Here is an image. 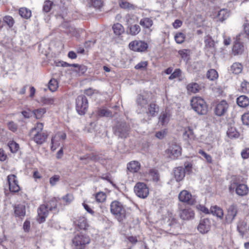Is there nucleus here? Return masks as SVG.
Masks as SVG:
<instances>
[{"instance_id":"obj_54","label":"nucleus","mask_w":249,"mask_h":249,"mask_svg":"<svg viewBox=\"0 0 249 249\" xmlns=\"http://www.w3.org/2000/svg\"><path fill=\"white\" fill-rule=\"evenodd\" d=\"M91 5L95 9H100L102 6L103 2L102 0H90Z\"/></svg>"},{"instance_id":"obj_22","label":"nucleus","mask_w":249,"mask_h":249,"mask_svg":"<svg viewBox=\"0 0 249 249\" xmlns=\"http://www.w3.org/2000/svg\"><path fill=\"white\" fill-rule=\"evenodd\" d=\"M40 102L43 105H55L57 103L56 98L49 96L42 97Z\"/></svg>"},{"instance_id":"obj_5","label":"nucleus","mask_w":249,"mask_h":249,"mask_svg":"<svg viewBox=\"0 0 249 249\" xmlns=\"http://www.w3.org/2000/svg\"><path fill=\"white\" fill-rule=\"evenodd\" d=\"M88 101L84 95H79L76 99V109L79 114L84 115L88 110Z\"/></svg>"},{"instance_id":"obj_20","label":"nucleus","mask_w":249,"mask_h":249,"mask_svg":"<svg viewBox=\"0 0 249 249\" xmlns=\"http://www.w3.org/2000/svg\"><path fill=\"white\" fill-rule=\"evenodd\" d=\"M14 209L16 216L22 218L25 216L26 213V209L24 205L19 204L15 206Z\"/></svg>"},{"instance_id":"obj_61","label":"nucleus","mask_w":249,"mask_h":249,"mask_svg":"<svg viewBox=\"0 0 249 249\" xmlns=\"http://www.w3.org/2000/svg\"><path fill=\"white\" fill-rule=\"evenodd\" d=\"M242 121L244 124L249 125V112L245 113L242 116Z\"/></svg>"},{"instance_id":"obj_58","label":"nucleus","mask_w":249,"mask_h":249,"mask_svg":"<svg viewBox=\"0 0 249 249\" xmlns=\"http://www.w3.org/2000/svg\"><path fill=\"white\" fill-rule=\"evenodd\" d=\"M188 51L187 50H180L178 52V53L181 56V58L184 60L187 61L188 59Z\"/></svg>"},{"instance_id":"obj_50","label":"nucleus","mask_w":249,"mask_h":249,"mask_svg":"<svg viewBox=\"0 0 249 249\" xmlns=\"http://www.w3.org/2000/svg\"><path fill=\"white\" fill-rule=\"evenodd\" d=\"M43 124L41 123H37L36 126L33 128L31 130V133L34 132H43L42 130L43 129Z\"/></svg>"},{"instance_id":"obj_4","label":"nucleus","mask_w":249,"mask_h":249,"mask_svg":"<svg viewBox=\"0 0 249 249\" xmlns=\"http://www.w3.org/2000/svg\"><path fill=\"white\" fill-rule=\"evenodd\" d=\"M89 236L82 233H78L72 239V244L76 249H84L86 245L90 243Z\"/></svg>"},{"instance_id":"obj_51","label":"nucleus","mask_w":249,"mask_h":249,"mask_svg":"<svg viewBox=\"0 0 249 249\" xmlns=\"http://www.w3.org/2000/svg\"><path fill=\"white\" fill-rule=\"evenodd\" d=\"M204 42L206 47L213 48L214 46V41L209 36L205 37Z\"/></svg>"},{"instance_id":"obj_64","label":"nucleus","mask_w":249,"mask_h":249,"mask_svg":"<svg viewBox=\"0 0 249 249\" xmlns=\"http://www.w3.org/2000/svg\"><path fill=\"white\" fill-rule=\"evenodd\" d=\"M241 155L243 159H247L249 158V148H245L241 153Z\"/></svg>"},{"instance_id":"obj_29","label":"nucleus","mask_w":249,"mask_h":249,"mask_svg":"<svg viewBox=\"0 0 249 249\" xmlns=\"http://www.w3.org/2000/svg\"><path fill=\"white\" fill-rule=\"evenodd\" d=\"M170 118V114L169 112L165 111L162 112L159 117V122L162 125H164L167 124Z\"/></svg>"},{"instance_id":"obj_25","label":"nucleus","mask_w":249,"mask_h":249,"mask_svg":"<svg viewBox=\"0 0 249 249\" xmlns=\"http://www.w3.org/2000/svg\"><path fill=\"white\" fill-rule=\"evenodd\" d=\"M57 202V198L54 197L44 204L47 206V208L49 211H56Z\"/></svg>"},{"instance_id":"obj_21","label":"nucleus","mask_w":249,"mask_h":249,"mask_svg":"<svg viewBox=\"0 0 249 249\" xmlns=\"http://www.w3.org/2000/svg\"><path fill=\"white\" fill-rule=\"evenodd\" d=\"M237 105L241 107H246L249 105V98L246 95H241L236 99Z\"/></svg>"},{"instance_id":"obj_40","label":"nucleus","mask_w":249,"mask_h":249,"mask_svg":"<svg viewBox=\"0 0 249 249\" xmlns=\"http://www.w3.org/2000/svg\"><path fill=\"white\" fill-rule=\"evenodd\" d=\"M58 87V83L57 80L55 79H51L49 83L48 87L51 91H54L56 90Z\"/></svg>"},{"instance_id":"obj_34","label":"nucleus","mask_w":249,"mask_h":249,"mask_svg":"<svg viewBox=\"0 0 249 249\" xmlns=\"http://www.w3.org/2000/svg\"><path fill=\"white\" fill-rule=\"evenodd\" d=\"M112 29L114 33L116 36H120L124 31L123 26L119 23L114 24L112 27Z\"/></svg>"},{"instance_id":"obj_31","label":"nucleus","mask_w":249,"mask_h":249,"mask_svg":"<svg viewBox=\"0 0 249 249\" xmlns=\"http://www.w3.org/2000/svg\"><path fill=\"white\" fill-rule=\"evenodd\" d=\"M183 137L185 140L194 139L193 130L190 127L185 128L183 133Z\"/></svg>"},{"instance_id":"obj_60","label":"nucleus","mask_w":249,"mask_h":249,"mask_svg":"<svg viewBox=\"0 0 249 249\" xmlns=\"http://www.w3.org/2000/svg\"><path fill=\"white\" fill-rule=\"evenodd\" d=\"M60 179V177L58 175H54L50 178V183L51 185L54 186L56 184Z\"/></svg>"},{"instance_id":"obj_16","label":"nucleus","mask_w":249,"mask_h":249,"mask_svg":"<svg viewBox=\"0 0 249 249\" xmlns=\"http://www.w3.org/2000/svg\"><path fill=\"white\" fill-rule=\"evenodd\" d=\"M140 168L141 164L137 161H131L127 164V170L130 173H137L140 170Z\"/></svg>"},{"instance_id":"obj_28","label":"nucleus","mask_w":249,"mask_h":249,"mask_svg":"<svg viewBox=\"0 0 249 249\" xmlns=\"http://www.w3.org/2000/svg\"><path fill=\"white\" fill-rule=\"evenodd\" d=\"M137 104L142 108H146L148 104L147 99L143 95H139L137 99Z\"/></svg>"},{"instance_id":"obj_13","label":"nucleus","mask_w":249,"mask_h":249,"mask_svg":"<svg viewBox=\"0 0 249 249\" xmlns=\"http://www.w3.org/2000/svg\"><path fill=\"white\" fill-rule=\"evenodd\" d=\"M147 109L146 113L148 117V119L150 120L151 118L155 117L159 112V107L154 103H151L147 105Z\"/></svg>"},{"instance_id":"obj_42","label":"nucleus","mask_w":249,"mask_h":249,"mask_svg":"<svg viewBox=\"0 0 249 249\" xmlns=\"http://www.w3.org/2000/svg\"><path fill=\"white\" fill-rule=\"evenodd\" d=\"M120 7L124 9L128 10L134 9V6L127 1L122 0L119 2Z\"/></svg>"},{"instance_id":"obj_23","label":"nucleus","mask_w":249,"mask_h":249,"mask_svg":"<svg viewBox=\"0 0 249 249\" xmlns=\"http://www.w3.org/2000/svg\"><path fill=\"white\" fill-rule=\"evenodd\" d=\"M175 177L177 181H179L183 179L185 177V171L182 167L176 168L174 170Z\"/></svg>"},{"instance_id":"obj_46","label":"nucleus","mask_w":249,"mask_h":249,"mask_svg":"<svg viewBox=\"0 0 249 249\" xmlns=\"http://www.w3.org/2000/svg\"><path fill=\"white\" fill-rule=\"evenodd\" d=\"M185 36L182 33H178L175 36V39L178 44H181L184 41Z\"/></svg>"},{"instance_id":"obj_10","label":"nucleus","mask_w":249,"mask_h":249,"mask_svg":"<svg viewBox=\"0 0 249 249\" xmlns=\"http://www.w3.org/2000/svg\"><path fill=\"white\" fill-rule=\"evenodd\" d=\"M211 229V222L208 219H203L199 222L197 226L198 231L202 234L207 233Z\"/></svg>"},{"instance_id":"obj_19","label":"nucleus","mask_w":249,"mask_h":249,"mask_svg":"<svg viewBox=\"0 0 249 249\" xmlns=\"http://www.w3.org/2000/svg\"><path fill=\"white\" fill-rule=\"evenodd\" d=\"M235 191L238 195L244 196L248 194L249 188L246 184H239L236 186Z\"/></svg>"},{"instance_id":"obj_57","label":"nucleus","mask_w":249,"mask_h":249,"mask_svg":"<svg viewBox=\"0 0 249 249\" xmlns=\"http://www.w3.org/2000/svg\"><path fill=\"white\" fill-rule=\"evenodd\" d=\"M45 112L46 110L44 108L36 109L34 111V113L37 119H39Z\"/></svg>"},{"instance_id":"obj_12","label":"nucleus","mask_w":249,"mask_h":249,"mask_svg":"<svg viewBox=\"0 0 249 249\" xmlns=\"http://www.w3.org/2000/svg\"><path fill=\"white\" fill-rule=\"evenodd\" d=\"M228 104L225 100L221 101L215 107V112L216 115L221 116L224 114L228 108Z\"/></svg>"},{"instance_id":"obj_56","label":"nucleus","mask_w":249,"mask_h":249,"mask_svg":"<svg viewBox=\"0 0 249 249\" xmlns=\"http://www.w3.org/2000/svg\"><path fill=\"white\" fill-rule=\"evenodd\" d=\"M198 153L200 154L201 155H202V156H203L205 159L207 160V162H209V163H212V157L207 154L205 152H204L203 150L202 149H199L198 151Z\"/></svg>"},{"instance_id":"obj_59","label":"nucleus","mask_w":249,"mask_h":249,"mask_svg":"<svg viewBox=\"0 0 249 249\" xmlns=\"http://www.w3.org/2000/svg\"><path fill=\"white\" fill-rule=\"evenodd\" d=\"M147 66V62L146 61H142L139 63L135 66V68L137 70H143Z\"/></svg>"},{"instance_id":"obj_43","label":"nucleus","mask_w":249,"mask_h":249,"mask_svg":"<svg viewBox=\"0 0 249 249\" xmlns=\"http://www.w3.org/2000/svg\"><path fill=\"white\" fill-rule=\"evenodd\" d=\"M106 194L103 192H100L95 195L96 200L98 202H103L106 199Z\"/></svg>"},{"instance_id":"obj_52","label":"nucleus","mask_w":249,"mask_h":249,"mask_svg":"<svg viewBox=\"0 0 249 249\" xmlns=\"http://www.w3.org/2000/svg\"><path fill=\"white\" fill-rule=\"evenodd\" d=\"M227 135L230 138H236L238 137L239 134L234 128H231L228 129L227 131Z\"/></svg>"},{"instance_id":"obj_17","label":"nucleus","mask_w":249,"mask_h":249,"mask_svg":"<svg viewBox=\"0 0 249 249\" xmlns=\"http://www.w3.org/2000/svg\"><path fill=\"white\" fill-rule=\"evenodd\" d=\"M48 137V134L45 132H37L34 135V141L38 144H41L44 142Z\"/></svg>"},{"instance_id":"obj_27","label":"nucleus","mask_w":249,"mask_h":249,"mask_svg":"<svg viewBox=\"0 0 249 249\" xmlns=\"http://www.w3.org/2000/svg\"><path fill=\"white\" fill-rule=\"evenodd\" d=\"M186 89L188 92L195 93L199 91L200 88L196 83L192 82L187 85Z\"/></svg>"},{"instance_id":"obj_9","label":"nucleus","mask_w":249,"mask_h":249,"mask_svg":"<svg viewBox=\"0 0 249 249\" xmlns=\"http://www.w3.org/2000/svg\"><path fill=\"white\" fill-rule=\"evenodd\" d=\"M49 212L47 206L44 204L41 205L38 208L37 220L39 223L45 222L46 217L48 215Z\"/></svg>"},{"instance_id":"obj_38","label":"nucleus","mask_w":249,"mask_h":249,"mask_svg":"<svg viewBox=\"0 0 249 249\" xmlns=\"http://www.w3.org/2000/svg\"><path fill=\"white\" fill-rule=\"evenodd\" d=\"M19 14L24 18H28L31 16V12L26 8H21L19 10Z\"/></svg>"},{"instance_id":"obj_49","label":"nucleus","mask_w":249,"mask_h":249,"mask_svg":"<svg viewBox=\"0 0 249 249\" xmlns=\"http://www.w3.org/2000/svg\"><path fill=\"white\" fill-rule=\"evenodd\" d=\"M66 138V135L63 132H58L53 137V141L54 142V141L57 140H60V141L64 140Z\"/></svg>"},{"instance_id":"obj_41","label":"nucleus","mask_w":249,"mask_h":249,"mask_svg":"<svg viewBox=\"0 0 249 249\" xmlns=\"http://www.w3.org/2000/svg\"><path fill=\"white\" fill-rule=\"evenodd\" d=\"M217 72L214 69H211L208 71L207 77L211 80H213L218 77Z\"/></svg>"},{"instance_id":"obj_1","label":"nucleus","mask_w":249,"mask_h":249,"mask_svg":"<svg viewBox=\"0 0 249 249\" xmlns=\"http://www.w3.org/2000/svg\"><path fill=\"white\" fill-rule=\"evenodd\" d=\"M110 212L119 221H123L126 216V211L123 204L117 200L112 201L110 205Z\"/></svg>"},{"instance_id":"obj_39","label":"nucleus","mask_w":249,"mask_h":249,"mask_svg":"<svg viewBox=\"0 0 249 249\" xmlns=\"http://www.w3.org/2000/svg\"><path fill=\"white\" fill-rule=\"evenodd\" d=\"M239 90L244 93H249V82L246 80L242 82Z\"/></svg>"},{"instance_id":"obj_37","label":"nucleus","mask_w":249,"mask_h":249,"mask_svg":"<svg viewBox=\"0 0 249 249\" xmlns=\"http://www.w3.org/2000/svg\"><path fill=\"white\" fill-rule=\"evenodd\" d=\"M8 146L11 152L13 153H16L19 148L18 144L14 141H9L8 143Z\"/></svg>"},{"instance_id":"obj_3","label":"nucleus","mask_w":249,"mask_h":249,"mask_svg":"<svg viewBox=\"0 0 249 249\" xmlns=\"http://www.w3.org/2000/svg\"><path fill=\"white\" fill-rule=\"evenodd\" d=\"M192 108L198 114L204 115L208 111V107L205 101L200 97H193L191 101Z\"/></svg>"},{"instance_id":"obj_8","label":"nucleus","mask_w":249,"mask_h":249,"mask_svg":"<svg viewBox=\"0 0 249 249\" xmlns=\"http://www.w3.org/2000/svg\"><path fill=\"white\" fill-rule=\"evenodd\" d=\"M238 213V206L236 204L231 205L227 209L226 220L228 223H231L235 218Z\"/></svg>"},{"instance_id":"obj_26","label":"nucleus","mask_w":249,"mask_h":249,"mask_svg":"<svg viewBox=\"0 0 249 249\" xmlns=\"http://www.w3.org/2000/svg\"><path fill=\"white\" fill-rule=\"evenodd\" d=\"M210 213L213 215H216V216L222 218L223 216V212L221 208L217 206H212L210 208Z\"/></svg>"},{"instance_id":"obj_24","label":"nucleus","mask_w":249,"mask_h":249,"mask_svg":"<svg viewBox=\"0 0 249 249\" xmlns=\"http://www.w3.org/2000/svg\"><path fill=\"white\" fill-rule=\"evenodd\" d=\"M140 24L144 29H150L153 24V21L150 18H144L140 20Z\"/></svg>"},{"instance_id":"obj_14","label":"nucleus","mask_w":249,"mask_h":249,"mask_svg":"<svg viewBox=\"0 0 249 249\" xmlns=\"http://www.w3.org/2000/svg\"><path fill=\"white\" fill-rule=\"evenodd\" d=\"M179 216L183 220H189L194 218V213L191 209H184L180 211Z\"/></svg>"},{"instance_id":"obj_30","label":"nucleus","mask_w":249,"mask_h":249,"mask_svg":"<svg viewBox=\"0 0 249 249\" xmlns=\"http://www.w3.org/2000/svg\"><path fill=\"white\" fill-rule=\"evenodd\" d=\"M74 223L80 229L85 230L88 226L87 220L84 217H79Z\"/></svg>"},{"instance_id":"obj_48","label":"nucleus","mask_w":249,"mask_h":249,"mask_svg":"<svg viewBox=\"0 0 249 249\" xmlns=\"http://www.w3.org/2000/svg\"><path fill=\"white\" fill-rule=\"evenodd\" d=\"M3 21L10 28L12 27L14 23V20L13 18L9 16H5L3 18Z\"/></svg>"},{"instance_id":"obj_63","label":"nucleus","mask_w":249,"mask_h":249,"mask_svg":"<svg viewBox=\"0 0 249 249\" xmlns=\"http://www.w3.org/2000/svg\"><path fill=\"white\" fill-rule=\"evenodd\" d=\"M151 176L153 177L154 180L158 181L160 179L159 175L157 171L155 170H151L150 172Z\"/></svg>"},{"instance_id":"obj_32","label":"nucleus","mask_w":249,"mask_h":249,"mask_svg":"<svg viewBox=\"0 0 249 249\" xmlns=\"http://www.w3.org/2000/svg\"><path fill=\"white\" fill-rule=\"evenodd\" d=\"M97 114L100 117H112L113 116L112 113L106 107H102L98 108L97 111Z\"/></svg>"},{"instance_id":"obj_11","label":"nucleus","mask_w":249,"mask_h":249,"mask_svg":"<svg viewBox=\"0 0 249 249\" xmlns=\"http://www.w3.org/2000/svg\"><path fill=\"white\" fill-rule=\"evenodd\" d=\"M178 199L180 201L189 204H193L194 203L191 194L186 190H183L179 193Z\"/></svg>"},{"instance_id":"obj_6","label":"nucleus","mask_w":249,"mask_h":249,"mask_svg":"<svg viewBox=\"0 0 249 249\" xmlns=\"http://www.w3.org/2000/svg\"><path fill=\"white\" fill-rule=\"evenodd\" d=\"M134 192L140 198H145L149 195V189L146 185L142 182H138L134 188Z\"/></svg>"},{"instance_id":"obj_36","label":"nucleus","mask_w":249,"mask_h":249,"mask_svg":"<svg viewBox=\"0 0 249 249\" xmlns=\"http://www.w3.org/2000/svg\"><path fill=\"white\" fill-rule=\"evenodd\" d=\"M229 16V13L227 10L223 9L219 11L217 14V17L221 21L226 19Z\"/></svg>"},{"instance_id":"obj_2","label":"nucleus","mask_w":249,"mask_h":249,"mask_svg":"<svg viewBox=\"0 0 249 249\" xmlns=\"http://www.w3.org/2000/svg\"><path fill=\"white\" fill-rule=\"evenodd\" d=\"M130 126L124 121H118L113 127L115 135L119 138L125 139L129 134Z\"/></svg>"},{"instance_id":"obj_15","label":"nucleus","mask_w":249,"mask_h":249,"mask_svg":"<svg viewBox=\"0 0 249 249\" xmlns=\"http://www.w3.org/2000/svg\"><path fill=\"white\" fill-rule=\"evenodd\" d=\"M244 51V46L243 43L239 41H236L234 42L232 48V52L234 55H241L243 53Z\"/></svg>"},{"instance_id":"obj_47","label":"nucleus","mask_w":249,"mask_h":249,"mask_svg":"<svg viewBox=\"0 0 249 249\" xmlns=\"http://www.w3.org/2000/svg\"><path fill=\"white\" fill-rule=\"evenodd\" d=\"M62 200L64 201L65 205L70 204L73 200V196L71 194H68L62 197Z\"/></svg>"},{"instance_id":"obj_44","label":"nucleus","mask_w":249,"mask_h":249,"mask_svg":"<svg viewBox=\"0 0 249 249\" xmlns=\"http://www.w3.org/2000/svg\"><path fill=\"white\" fill-rule=\"evenodd\" d=\"M53 3L50 0H46L43 6V11L45 13L49 12L52 8Z\"/></svg>"},{"instance_id":"obj_7","label":"nucleus","mask_w":249,"mask_h":249,"mask_svg":"<svg viewBox=\"0 0 249 249\" xmlns=\"http://www.w3.org/2000/svg\"><path fill=\"white\" fill-rule=\"evenodd\" d=\"M129 48L134 51L144 52L148 48V44L144 41L135 40L131 41L129 44Z\"/></svg>"},{"instance_id":"obj_55","label":"nucleus","mask_w":249,"mask_h":249,"mask_svg":"<svg viewBox=\"0 0 249 249\" xmlns=\"http://www.w3.org/2000/svg\"><path fill=\"white\" fill-rule=\"evenodd\" d=\"M181 74V71L179 69H177L175 71L171 73L169 77V79L173 80L178 77H179Z\"/></svg>"},{"instance_id":"obj_45","label":"nucleus","mask_w":249,"mask_h":249,"mask_svg":"<svg viewBox=\"0 0 249 249\" xmlns=\"http://www.w3.org/2000/svg\"><path fill=\"white\" fill-rule=\"evenodd\" d=\"M90 160L95 162H103L104 158L101 155L91 153L90 154Z\"/></svg>"},{"instance_id":"obj_33","label":"nucleus","mask_w":249,"mask_h":249,"mask_svg":"<svg viewBox=\"0 0 249 249\" xmlns=\"http://www.w3.org/2000/svg\"><path fill=\"white\" fill-rule=\"evenodd\" d=\"M243 69V66L240 63H234L231 67V71L236 74L241 72Z\"/></svg>"},{"instance_id":"obj_53","label":"nucleus","mask_w":249,"mask_h":249,"mask_svg":"<svg viewBox=\"0 0 249 249\" xmlns=\"http://www.w3.org/2000/svg\"><path fill=\"white\" fill-rule=\"evenodd\" d=\"M9 190L11 192L16 193L19 191L20 188L18 185V181L15 183H12L9 185Z\"/></svg>"},{"instance_id":"obj_35","label":"nucleus","mask_w":249,"mask_h":249,"mask_svg":"<svg viewBox=\"0 0 249 249\" xmlns=\"http://www.w3.org/2000/svg\"><path fill=\"white\" fill-rule=\"evenodd\" d=\"M141 31V28L139 25H131L129 27V30L127 31L129 34L132 36H135L139 34Z\"/></svg>"},{"instance_id":"obj_18","label":"nucleus","mask_w":249,"mask_h":249,"mask_svg":"<svg viewBox=\"0 0 249 249\" xmlns=\"http://www.w3.org/2000/svg\"><path fill=\"white\" fill-rule=\"evenodd\" d=\"M181 147L177 144H172L168 149V152L174 158H177L181 155Z\"/></svg>"},{"instance_id":"obj_62","label":"nucleus","mask_w":249,"mask_h":249,"mask_svg":"<svg viewBox=\"0 0 249 249\" xmlns=\"http://www.w3.org/2000/svg\"><path fill=\"white\" fill-rule=\"evenodd\" d=\"M8 128L9 130L13 132H15L18 129V125L15 124L14 122L11 121L8 123L7 124Z\"/></svg>"}]
</instances>
